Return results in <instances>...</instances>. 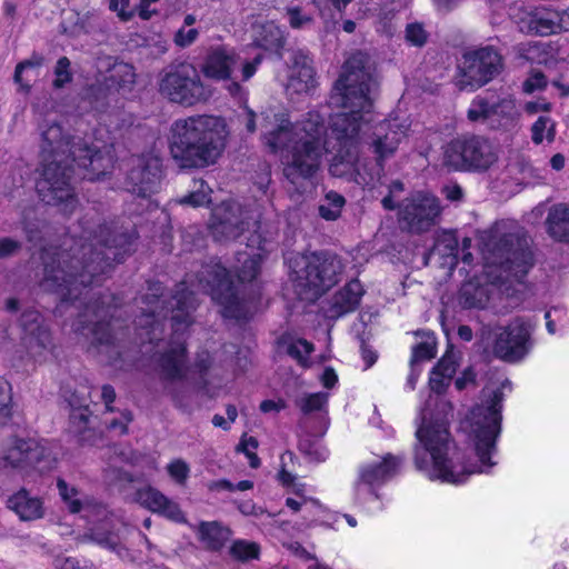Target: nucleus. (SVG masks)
<instances>
[{
    "instance_id": "nucleus-7",
    "label": "nucleus",
    "mask_w": 569,
    "mask_h": 569,
    "mask_svg": "<svg viewBox=\"0 0 569 569\" xmlns=\"http://www.w3.org/2000/svg\"><path fill=\"white\" fill-rule=\"evenodd\" d=\"M259 214L244 211L237 201H223L213 209L210 230L218 241L237 239L246 231L253 229L247 237V250L239 251L236 257L234 272L239 281H252L259 273L260 264L264 256L271 250V242L262 239L258 232L260 228Z\"/></svg>"
},
{
    "instance_id": "nucleus-35",
    "label": "nucleus",
    "mask_w": 569,
    "mask_h": 569,
    "mask_svg": "<svg viewBox=\"0 0 569 569\" xmlns=\"http://www.w3.org/2000/svg\"><path fill=\"white\" fill-rule=\"evenodd\" d=\"M363 289L358 280L347 283L336 296L332 305V316L340 317L353 311L360 302Z\"/></svg>"
},
{
    "instance_id": "nucleus-10",
    "label": "nucleus",
    "mask_w": 569,
    "mask_h": 569,
    "mask_svg": "<svg viewBox=\"0 0 569 569\" xmlns=\"http://www.w3.org/2000/svg\"><path fill=\"white\" fill-rule=\"evenodd\" d=\"M498 160L493 146L479 136H461L442 147L441 163L449 171L488 170Z\"/></svg>"
},
{
    "instance_id": "nucleus-19",
    "label": "nucleus",
    "mask_w": 569,
    "mask_h": 569,
    "mask_svg": "<svg viewBox=\"0 0 569 569\" xmlns=\"http://www.w3.org/2000/svg\"><path fill=\"white\" fill-rule=\"evenodd\" d=\"M511 19L521 33L552 36L569 32V9L562 11L530 10L516 6L512 8Z\"/></svg>"
},
{
    "instance_id": "nucleus-57",
    "label": "nucleus",
    "mask_w": 569,
    "mask_h": 569,
    "mask_svg": "<svg viewBox=\"0 0 569 569\" xmlns=\"http://www.w3.org/2000/svg\"><path fill=\"white\" fill-rule=\"evenodd\" d=\"M53 565L57 569H94L92 563L74 558H57Z\"/></svg>"
},
{
    "instance_id": "nucleus-18",
    "label": "nucleus",
    "mask_w": 569,
    "mask_h": 569,
    "mask_svg": "<svg viewBox=\"0 0 569 569\" xmlns=\"http://www.w3.org/2000/svg\"><path fill=\"white\" fill-rule=\"evenodd\" d=\"M532 330L531 322L521 318L498 327L495 332L493 353L507 362L520 361L532 347Z\"/></svg>"
},
{
    "instance_id": "nucleus-14",
    "label": "nucleus",
    "mask_w": 569,
    "mask_h": 569,
    "mask_svg": "<svg viewBox=\"0 0 569 569\" xmlns=\"http://www.w3.org/2000/svg\"><path fill=\"white\" fill-rule=\"evenodd\" d=\"M158 367L164 381V393L180 408L188 405L191 386L188 381L191 368L187 365L186 348L177 341L160 356Z\"/></svg>"
},
{
    "instance_id": "nucleus-3",
    "label": "nucleus",
    "mask_w": 569,
    "mask_h": 569,
    "mask_svg": "<svg viewBox=\"0 0 569 569\" xmlns=\"http://www.w3.org/2000/svg\"><path fill=\"white\" fill-rule=\"evenodd\" d=\"M261 139L280 157L283 176L297 186L312 179L329 153L326 116L310 110L292 122L286 112L262 113Z\"/></svg>"
},
{
    "instance_id": "nucleus-45",
    "label": "nucleus",
    "mask_w": 569,
    "mask_h": 569,
    "mask_svg": "<svg viewBox=\"0 0 569 569\" xmlns=\"http://www.w3.org/2000/svg\"><path fill=\"white\" fill-rule=\"evenodd\" d=\"M230 553L238 560L248 561L259 557L260 547L256 542L237 540L232 543Z\"/></svg>"
},
{
    "instance_id": "nucleus-34",
    "label": "nucleus",
    "mask_w": 569,
    "mask_h": 569,
    "mask_svg": "<svg viewBox=\"0 0 569 569\" xmlns=\"http://www.w3.org/2000/svg\"><path fill=\"white\" fill-rule=\"evenodd\" d=\"M546 224L553 239L569 242V204H553L548 211Z\"/></svg>"
},
{
    "instance_id": "nucleus-4",
    "label": "nucleus",
    "mask_w": 569,
    "mask_h": 569,
    "mask_svg": "<svg viewBox=\"0 0 569 569\" xmlns=\"http://www.w3.org/2000/svg\"><path fill=\"white\" fill-rule=\"evenodd\" d=\"M40 150L43 159L41 177L37 181V191L46 203H57L62 199H70L71 191L66 173L58 178V169L64 160L66 152H70L73 161L88 171L84 177L96 179L112 163V146L94 142L89 146L86 141H70L63 133L61 126L53 121H44L39 127Z\"/></svg>"
},
{
    "instance_id": "nucleus-52",
    "label": "nucleus",
    "mask_w": 569,
    "mask_h": 569,
    "mask_svg": "<svg viewBox=\"0 0 569 569\" xmlns=\"http://www.w3.org/2000/svg\"><path fill=\"white\" fill-rule=\"evenodd\" d=\"M548 84L546 76L540 71H531L522 83L523 92L531 94L536 91H542Z\"/></svg>"
},
{
    "instance_id": "nucleus-25",
    "label": "nucleus",
    "mask_w": 569,
    "mask_h": 569,
    "mask_svg": "<svg viewBox=\"0 0 569 569\" xmlns=\"http://www.w3.org/2000/svg\"><path fill=\"white\" fill-rule=\"evenodd\" d=\"M400 463V458L387 455L379 461L363 465L355 486L357 500L363 501L376 496L375 487L391 478L398 471Z\"/></svg>"
},
{
    "instance_id": "nucleus-32",
    "label": "nucleus",
    "mask_w": 569,
    "mask_h": 569,
    "mask_svg": "<svg viewBox=\"0 0 569 569\" xmlns=\"http://www.w3.org/2000/svg\"><path fill=\"white\" fill-rule=\"evenodd\" d=\"M521 56L531 62L555 67L559 61H565L566 56L557 42L535 41L522 49Z\"/></svg>"
},
{
    "instance_id": "nucleus-53",
    "label": "nucleus",
    "mask_w": 569,
    "mask_h": 569,
    "mask_svg": "<svg viewBox=\"0 0 569 569\" xmlns=\"http://www.w3.org/2000/svg\"><path fill=\"white\" fill-rule=\"evenodd\" d=\"M93 539L101 546L111 550H117L121 545V538L114 532H103L101 528H94L92 531Z\"/></svg>"
},
{
    "instance_id": "nucleus-40",
    "label": "nucleus",
    "mask_w": 569,
    "mask_h": 569,
    "mask_svg": "<svg viewBox=\"0 0 569 569\" xmlns=\"http://www.w3.org/2000/svg\"><path fill=\"white\" fill-rule=\"evenodd\" d=\"M286 506L295 513L301 512L302 518L308 522L316 520L322 509L318 500L307 496L287 497Z\"/></svg>"
},
{
    "instance_id": "nucleus-48",
    "label": "nucleus",
    "mask_w": 569,
    "mask_h": 569,
    "mask_svg": "<svg viewBox=\"0 0 569 569\" xmlns=\"http://www.w3.org/2000/svg\"><path fill=\"white\" fill-rule=\"evenodd\" d=\"M166 470L169 477L179 486L186 485L190 475L189 465L180 458L170 461L167 465Z\"/></svg>"
},
{
    "instance_id": "nucleus-1",
    "label": "nucleus",
    "mask_w": 569,
    "mask_h": 569,
    "mask_svg": "<svg viewBox=\"0 0 569 569\" xmlns=\"http://www.w3.org/2000/svg\"><path fill=\"white\" fill-rule=\"evenodd\" d=\"M502 393L483 389L481 402L476 405L461 421V430L468 439L477 462L463 466L453 462L456 448L452 446L445 419L428 421L423 412L422 423L416 431L419 446L415 449L416 466L429 479L458 485L470 475L488 472L496 465L492 456L500 435Z\"/></svg>"
},
{
    "instance_id": "nucleus-54",
    "label": "nucleus",
    "mask_w": 569,
    "mask_h": 569,
    "mask_svg": "<svg viewBox=\"0 0 569 569\" xmlns=\"http://www.w3.org/2000/svg\"><path fill=\"white\" fill-rule=\"evenodd\" d=\"M258 448V441L253 437H243L238 446V450L246 453L249 459L250 466L257 468L259 466V458L253 452Z\"/></svg>"
},
{
    "instance_id": "nucleus-6",
    "label": "nucleus",
    "mask_w": 569,
    "mask_h": 569,
    "mask_svg": "<svg viewBox=\"0 0 569 569\" xmlns=\"http://www.w3.org/2000/svg\"><path fill=\"white\" fill-rule=\"evenodd\" d=\"M170 133L173 159L183 168H204L224 151L229 130L222 117L196 114L176 120Z\"/></svg>"
},
{
    "instance_id": "nucleus-41",
    "label": "nucleus",
    "mask_w": 569,
    "mask_h": 569,
    "mask_svg": "<svg viewBox=\"0 0 569 569\" xmlns=\"http://www.w3.org/2000/svg\"><path fill=\"white\" fill-rule=\"evenodd\" d=\"M531 140L535 144L552 142L556 137V122L549 116H540L531 126Z\"/></svg>"
},
{
    "instance_id": "nucleus-63",
    "label": "nucleus",
    "mask_w": 569,
    "mask_h": 569,
    "mask_svg": "<svg viewBox=\"0 0 569 569\" xmlns=\"http://www.w3.org/2000/svg\"><path fill=\"white\" fill-rule=\"evenodd\" d=\"M207 488L210 491H234V485L226 479L210 481Z\"/></svg>"
},
{
    "instance_id": "nucleus-30",
    "label": "nucleus",
    "mask_w": 569,
    "mask_h": 569,
    "mask_svg": "<svg viewBox=\"0 0 569 569\" xmlns=\"http://www.w3.org/2000/svg\"><path fill=\"white\" fill-rule=\"evenodd\" d=\"M492 283L482 278L475 277L465 282L458 295V302L465 309H483L487 307Z\"/></svg>"
},
{
    "instance_id": "nucleus-55",
    "label": "nucleus",
    "mask_w": 569,
    "mask_h": 569,
    "mask_svg": "<svg viewBox=\"0 0 569 569\" xmlns=\"http://www.w3.org/2000/svg\"><path fill=\"white\" fill-rule=\"evenodd\" d=\"M109 8L123 21H128L134 16V9L130 6L129 0H110Z\"/></svg>"
},
{
    "instance_id": "nucleus-2",
    "label": "nucleus",
    "mask_w": 569,
    "mask_h": 569,
    "mask_svg": "<svg viewBox=\"0 0 569 569\" xmlns=\"http://www.w3.org/2000/svg\"><path fill=\"white\" fill-rule=\"evenodd\" d=\"M375 87V64L367 53L358 51L346 60L330 94V103L343 111L330 118V129L340 148L330 162L329 171L333 177L363 187L372 184L381 176L379 164H370L358 153L362 133L376 121Z\"/></svg>"
},
{
    "instance_id": "nucleus-31",
    "label": "nucleus",
    "mask_w": 569,
    "mask_h": 569,
    "mask_svg": "<svg viewBox=\"0 0 569 569\" xmlns=\"http://www.w3.org/2000/svg\"><path fill=\"white\" fill-rule=\"evenodd\" d=\"M7 507L23 521L40 519L44 513L42 500L26 489H20L11 495L7 500Z\"/></svg>"
},
{
    "instance_id": "nucleus-36",
    "label": "nucleus",
    "mask_w": 569,
    "mask_h": 569,
    "mask_svg": "<svg viewBox=\"0 0 569 569\" xmlns=\"http://www.w3.org/2000/svg\"><path fill=\"white\" fill-rule=\"evenodd\" d=\"M432 256H438L442 259L441 264L448 268H453L458 262V239L453 231H442L438 234Z\"/></svg>"
},
{
    "instance_id": "nucleus-43",
    "label": "nucleus",
    "mask_w": 569,
    "mask_h": 569,
    "mask_svg": "<svg viewBox=\"0 0 569 569\" xmlns=\"http://www.w3.org/2000/svg\"><path fill=\"white\" fill-rule=\"evenodd\" d=\"M436 355V338L430 332H423V339L412 348L411 362L429 360Z\"/></svg>"
},
{
    "instance_id": "nucleus-15",
    "label": "nucleus",
    "mask_w": 569,
    "mask_h": 569,
    "mask_svg": "<svg viewBox=\"0 0 569 569\" xmlns=\"http://www.w3.org/2000/svg\"><path fill=\"white\" fill-rule=\"evenodd\" d=\"M501 69V57L491 48H480L462 56L456 74L460 90L475 91L491 81Z\"/></svg>"
},
{
    "instance_id": "nucleus-11",
    "label": "nucleus",
    "mask_w": 569,
    "mask_h": 569,
    "mask_svg": "<svg viewBox=\"0 0 569 569\" xmlns=\"http://www.w3.org/2000/svg\"><path fill=\"white\" fill-rule=\"evenodd\" d=\"M159 92L182 107H194L211 97V90L203 83L199 71L189 63L166 70L159 79Z\"/></svg>"
},
{
    "instance_id": "nucleus-16",
    "label": "nucleus",
    "mask_w": 569,
    "mask_h": 569,
    "mask_svg": "<svg viewBox=\"0 0 569 569\" xmlns=\"http://www.w3.org/2000/svg\"><path fill=\"white\" fill-rule=\"evenodd\" d=\"M303 270L296 271L298 286L308 288L310 299H316L330 289L342 272L341 260L329 253H312L300 257Z\"/></svg>"
},
{
    "instance_id": "nucleus-12",
    "label": "nucleus",
    "mask_w": 569,
    "mask_h": 569,
    "mask_svg": "<svg viewBox=\"0 0 569 569\" xmlns=\"http://www.w3.org/2000/svg\"><path fill=\"white\" fill-rule=\"evenodd\" d=\"M467 117L471 122L487 123L496 130L512 131L519 124L521 112L511 94H479L471 101Z\"/></svg>"
},
{
    "instance_id": "nucleus-27",
    "label": "nucleus",
    "mask_w": 569,
    "mask_h": 569,
    "mask_svg": "<svg viewBox=\"0 0 569 569\" xmlns=\"http://www.w3.org/2000/svg\"><path fill=\"white\" fill-rule=\"evenodd\" d=\"M149 293H147L142 298V315L139 318L138 325L140 327L139 338L141 343L146 342V338L150 343L153 342L154 339H158V331H160L159 327V318L166 317L168 312V307H164V301H161L160 308V297L162 296V287L160 283H153L149 287Z\"/></svg>"
},
{
    "instance_id": "nucleus-24",
    "label": "nucleus",
    "mask_w": 569,
    "mask_h": 569,
    "mask_svg": "<svg viewBox=\"0 0 569 569\" xmlns=\"http://www.w3.org/2000/svg\"><path fill=\"white\" fill-rule=\"evenodd\" d=\"M127 177L128 190L138 197L146 198L156 192L161 179L160 159L152 154L132 157Z\"/></svg>"
},
{
    "instance_id": "nucleus-29",
    "label": "nucleus",
    "mask_w": 569,
    "mask_h": 569,
    "mask_svg": "<svg viewBox=\"0 0 569 569\" xmlns=\"http://www.w3.org/2000/svg\"><path fill=\"white\" fill-rule=\"evenodd\" d=\"M287 90L291 93H307L316 87L311 59L302 51L290 53Z\"/></svg>"
},
{
    "instance_id": "nucleus-37",
    "label": "nucleus",
    "mask_w": 569,
    "mask_h": 569,
    "mask_svg": "<svg viewBox=\"0 0 569 569\" xmlns=\"http://www.w3.org/2000/svg\"><path fill=\"white\" fill-rule=\"evenodd\" d=\"M57 487L59 489V493H60L61 498L67 503L68 509L70 510V512L77 513V512L83 511L86 518H90L91 517V515H90V510L91 509H94L97 511V515H104L106 513V509L103 507H101V506L92 507L91 505H89L87 502L84 503L79 498L78 490L76 488H73V487H69L68 483L64 480L59 479L58 482H57Z\"/></svg>"
},
{
    "instance_id": "nucleus-61",
    "label": "nucleus",
    "mask_w": 569,
    "mask_h": 569,
    "mask_svg": "<svg viewBox=\"0 0 569 569\" xmlns=\"http://www.w3.org/2000/svg\"><path fill=\"white\" fill-rule=\"evenodd\" d=\"M41 64V61L38 60L36 62L31 61V60H27V61H23L21 63H19L17 67H16V71H14V81L20 84V87L24 90H28L29 89V84L27 83H23L22 81V72L27 69V68H31V67H37V66H40Z\"/></svg>"
},
{
    "instance_id": "nucleus-23",
    "label": "nucleus",
    "mask_w": 569,
    "mask_h": 569,
    "mask_svg": "<svg viewBox=\"0 0 569 569\" xmlns=\"http://www.w3.org/2000/svg\"><path fill=\"white\" fill-rule=\"evenodd\" d=\"M440 214V204L436 197L417 192L407 198L400 206V219L410 231L423 232L430 229Z\"/></svg>"
},
{
    "instance_id": "nucleus-17",
    "label": "nucleus",
    "mask_w": 569,
    "mask_h": 569,
    "mask_svg": "<svg viewBox=\"0 0 569 569\" xmlns=\"http://www.w3.org/2000/svg\"><path fill=\"white\" fill-rule=\"evenodd\" d=\"M41 259L44 266V274L41 287L47 291L56 292L61 298V307L68 301L76 302L78 287H73L72 252L58 253L56 250H44Z\"/></svg>"
},
{
    "instance_id": "nucleus-26",
    "label": "nucleus",
    "mask_w": 569,
    "mask_h": 569,
    "mask_svg": "<svg viewBox=\"0 0 569 569\" xmlns=\"http://www.w3.org/2000/svg\"><path fill=\"white\" fill-rule=\"evenodd\" d=\"M23 329L22 343L28 355L36 361L42 362L51 352V338L48 329L42 325L38 311H26L21 317Z\"/></svg>"
},
{
    "instance_id": "nucleus-50",
    "label": "nucleus",
    "mask_w": 569,
    "mask_h": 569,
    "mask_svg": "<svg viewBox=\"0 0 569 569\" xmlns=\"http://www.w3.org/2000/svg\"><path fill=\"white\" fill-rule=\"evenodd\" d=\"M313 351V346L305 339H298L292 341L288 346V353L298 360L302 366L307 365L308 357Z\"/></svg>"
},
{
    "instance_id": "nucleus-47",
    "label": "nucleus",
    "mask_w": 569,
    "mask_h": 569,
    "mask_svg": "<svg viewBox=\"0 0 569 569\" xmlns=\"http://www.w3.org/2000/svg\"><path fill=\"white\" fill-rule=\"evenodd\" d=\"M327 392H316L303 396L298 405L305 413L322 410L328 402Z\"/></svg>"
},
{
    "instance_id": "nucleus-59",
    "label": "nucleus",
    "mask_w": 569,
    "mask_h": 569,
    "mask_svg": "<svg viewBox=\"0 0 569 569\" xmlns=\"http://www.w3.org/2000/svg\"><path fill=\"white\" fill-rule=\"evenodd\" d=\"M551 103L541 99V100H538V101H529L525 104L523 109L525 111L530 114V116H533L538 112H549L551 110Z\"/></svg>"
},
{
    "instance_id": "nucleus-49",
    "label": "nucleus",
    "mask_w": 569,
    "mask_h": 569,
    "mask_svg": "<svg viewBox=\"0 0 569 569\" xmlns=\"http://www.w3.org/2000/svg\"><path fill=\"white\" fill-rule=\"evenodd\" d=\"M12 412L11 387L9 382L0 378V423H6Z\"/></svg>"
},
{
    "instance_id": "nucleus-51",
    "label": "nucleus",
    "mask_w": 569,
    "mask_h": 569,
    "mask_svg": "<svg viewBox=\"0 0 569 569\" xmlns=\"http://www.w3.org/2000/svg\"><path fill=\"white\" fill-rule=\"evenodd\" d=\"M72 72L70 70V61L68 58L62 57L58 60L54 67L53 87L56 89L63 88L67 83L71 82Z\"/></svg>"
},
{
    "instance_id": "nucleus-21",
    "label": "nucleus",
    "mask_w": 569,
    "mask_h": 569,
    "mask_svg": "<svg viewBox=\"0 0 569 569\" xmlns=\"http://www.w3.org/2000/svg\"><path fill=\"white\" fill-rule=\"evenodd\" d=\"M4 460L12 468L44 472L53 467L56 458L46 445L34 439H14L6 449Z\"/></svg>"
},
{
    "instance_id": "nucleus-62",
    "label": "nucleus",
    "mask_w": 569,
    "mask_h": 569,
    "mask_svg": "<svg viewBox=\"0 0 569 569\" xmlns=\"http://www.w3.org/2000/svg\"><path fill=\"white\" fill-rule=\"evenodd\" d=\"M284 408H286V403L281 399H279V400H270V399H268V400H263L260 403V410L263 413L279 412L280 410H282Z\"/></svg>"
},
{
    "instance_id": "nucleus-38",
    "label": "nucleus",
    "mask_w": 569,
    "mask_h": 569,
    "mask_svg": "<svg viewBox=\"0 0 569 569\" xmlns=\"http://www.w3.org/2000/svg\"><path fill=\"white\" fill-rule=\"evenodd\" d=\"M66 157L67 158H64V160L61 162V164H60V167L58 169V178H61V174L63 172L66 173L67 181L69 183V188H70V191H71V197H70V199H62V200H59L57 203H50V204L51 206H63L62 210L66 213H70V212L73 211V209L76 208V203H77V200H76L74 193H73V188L71 186V176L69 173V171H74V168H70L69 163H68L69 158H71V161L73 162L72 154L70 152H66ZM74 163L77 164L78 170H79V172L77 173L78 176H80L83 179H88V180L94 181V179H89L88 177H84V173H88V171L83 168V166H79V162H77V161H74ZM111 164H113V162ZM111 167L112 166H110L103 172H101L99 174V177L96 178V180L101 179V177H103Z\"/></svg>"
},
{
    "instance_id": "nucleus-28",
    "label": "nucleus",
    "mask_w": 569,
    "mask_h": 569,
    "mask_svg": "<svg viewBox=\"0 0 569 569\" xmlns=\"http://www.w3.org/2000/svg\"><path fill=\"white\" fill-rule=\"evenodd\" d=\"M134 499L141 507L170 521L178 523L186 522L184 513L179 503L168 498L154 487L146 486L138 489Z\"/></svg>"
},
{
    "instance_id": "nucleus-22",
    "label": "nucleus",
    "mask_w": 569,
    "mask_h": 569,
    "mask_svg": "<svg viewBox=\"0 0 569 569\" xmlns=\"http://www.w3.org/2000/svg\"><path fill=\"white\" fill-rule=\"evenodd\" d=\"M409 124L397 119H387L375 126L368 142L369 148L376 156L370 164H379L381 172L386 160L392 158L400 144L408 138Z\"/></svg>"
},
{
    "instance_id": "nucleus-8",
    "label": "nucleus",
    "mask_w": 569,
    "mask_h": 569,
    "mask_svg": "<svg viewBox=\"0 0 569 569\" xmlns=\"http://www.w3.org/2000/svg\"><path fill=\"white\" fill-rule=\"evenodd\" d=\"M263 42H254L240 51L228 48L212 50L202 67L207 78L226 81L227 90L233 97H242L244 91L239 81L251 79L266 53L283 57V38H261Z\"/></svg>"
},
{
    "instance_id": "nucleus-13",
    "label": "nucleus",
    "mask_w": 569,
    "mask_h": 569,
    "mask_svg": "<svg viewBox=\"0 0 569 569\" xmlns=\"http://www.w3.org/2000/svg\"><path fill=\"white\" fill-rule=\"evenodd\" d=\"M99 299L101 301L87 303L72 325L79 342L87 348L110 345L116 338L111 332L110 322L107 321L113 316L111 312L113 307L109 303L112 297L104 295Z\"/></svg>"
},
{
    "instance_id": "nucleus-39",
    "label": "nucleus",
    "mask_w": 569,
    "mask_h": 569,
    "mask_svg": "<svg viewBox=\"0 0 569 569\" xmlns=\"http://www.w3.org/2000/svg\"><path fill=\"white\" fill-rule=\"evenodd\" d=\"M456 370L457 365L453 357L450 355L443 356L430 372V388L440 393L450 383Z\"/></svg>"
},
{
    "instance_id": "nucleus-58",
    "label": "nucleus",
    "mask_w": 569,
    "mask_h": 569,
    "mask_svg": "<svg viewBox=\"0 0 569 569\" xmlns=\"http://www.w3.org/2000/svg\"><path fill=\"white\" fill-rule=\"evenodd\" d=\"M403 191V184L400 181H393L389 187V194L381 201L382 206L387 210L396 208L395 198L397 194Z\"/></svg>"
},
{
    "instance_id": "nucleus-42",
    "label": "nucleus",
    "mask_w": 569,
    "mask_h": 569,
    "mask_svg": "<svg viewBox=\"0 0 569 569\" xmlns=\"http://www.w3.org/2000/svg\"><path fill=\"white\" fill-rule=\"evenodd\" d=\"M345 206V198L337 192L330 191L319 206V214L326 220H336Z\"/></svg>"
},
{
    "instance_id": "nucleus-33",
    "label": "nucleus",
    "mask_w": 569,
    "mask_h": 569,
    "mask_svg": "<svg viewBox=\"0 0 569 569\" xmlns=\"http://www.w3.org/2000/svg\"><path fill=\"white\" fill-rule=\"evenodd\" d=\"M204 549L220 550L230 538L229 528L218 521H201L191 526Z\"/></svg>"
},
{
    "instance_id": "nucleus-20",
    "label": "nucleus",
    "mask_w": 569,
    "mask_h": 569,
    "mask_svg": "<svg viewBox=\"0 0 569 569\" xmlns=\"http://www.w3.org/2000/svg\"><path fill=\"white\" fill-rule=\"evenodd\" d=\"M134 68L124 62H116L109 69L108 77L104 78V88L101 84L91 86L87 90V96L91 100L93 108L102 110L112 102L117 103V94L128 98L136 84Z\"/></svg>"
},
{
    "instance_id": "nucleus-60",
    "label": "nucleus",
    "mask_w": 569,
    "mask_h": 569,
    "mask_svg": "<svg viewBox=\"0 0 569 569\" xmlns=\"http://www.w3.org/2000/svg\"><path fill=\"white\" fill-rule=\"evenodd\" d=\"M20 244L18 241L10 238L0 237V258L12 256L18 251Z\"/></svg>"
},
{
    "instance_id": "nucleus-44",
    "label": "nucleus",
    "mask_w": 569,
    "mask_h": 569,
    "mask_svg": "<svg viewBox=\"0 0 569 569\" xmlns=\"http://www.w3.org/2000/svg\"><path fill=\"white\" fill-rule=\"evenodd\" d=\"M211 189L202 180L194 181L193 190L190 194L180 199L181 204H190L192 207L206 206L210 202Z\"/></svg>"
},
{
    "instance_id": "nucleus-64",
    "label": "nucleus",
    "mask_w": 569,
    "mask_h": 569,
    "mask_svg": "<svg viewBox=\"0 0 569 569\" xmlns=\"http://www.w3.org/2000/svg\"><path fill=\"white\" fill-rule=\"evenodd\" d=\"M325 388L330 389L338 382V376L332 368H326L320 377Z\"/></svg>"
},
{
    "instance_id": "nucleus-46",
    "label": "nucleus",
    "mask_w": 569,
    "mask_h": 569,
    "mask_svg": "<svg viewBox=\"0 0 569 569\" xmlns=\"http://www.w3.org/2000/svg\"><path fill=\"white\" fill-rule=\"evenodd\" d=\"M299 449L310 459L316 461H323L328 457V450L323 447L320 439L311 440L308 437L301 438L299 441Z\"/></svg>"
},
{
    "instance_id": "nucleus-5",
    "label": "nucleus",
    "mask_w": 569,
    "mask_h": 569,
    "mask_svg": "<svg viewBox=\"0 0 569 569\" xmlns=\"http://www.w3.org/2000/svg\"><path fill=\"white\" fill-rule=\"evenodd\" d=\"M199 291L211 296L212 300L221 307L220 312L224 318L248 319L257 309L253 301L244 300L239 296L227 269L220 262L211 261L202 267L201 277L197 283L188 278L177 286L170 301L174 333L183 331L191 323V311L196 309V295Z\"/></svg>"
},
{
    "instance_id": "nucleus-9",
    "label": "nucleus",
    "mask_w": 569,
    "mask_h": 569,
    "mask_svg": "<svg viewBox=\"0 0 569 569\" xmlns=\"http://www.w3.org/2000/svg\"><path fill=\"white\" fill-rule=\"evenodd\" d=\"M133 241L134 238L131 234H119L112 240L104 239L103 243L97 240V243L104 248L103 250L98 251L92 242L76 244L71 248L72 262L77 267L73 269V287H78L77 300L89 284L94 280L99 282V279L96 278L100 273H104L106 269L111 266V260L117 262L123 260L124 254L131 250Z\"/></svg>"
},
{
    "instance_id": "nucleus-56",
    "label": "nucleus",
    "mask_w": 569,
    "mask_h": 569,
    "mask_svg": "<svg viewBox=\"0 0 569 569\" xmlns=\"http://www.w3.org/2000/svg\"><path fill=\"white\" fill-rule=\"evenodd\" d=\"M287 14L288 21L293 29H301L312 21L311 17L305 14L299 8L289 9Z\"/></svg>"
}]
</instances>
